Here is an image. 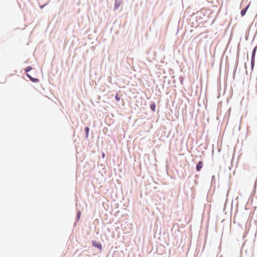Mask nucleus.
Masks as SVG:
<instances>
[{
    "label": "nucleus",
    "mask_w": 257,
    "mask_h": 257,
    "mask_svg": "<svg viewBox=\"0 0 257 257\" xmlns=\"http://www.w3.org/2000/svg\"><path fill=\"white\" fill-rule=\"evenodd\" d=\"M249 7V5H247L244 9H243V10H241V16H243L245 15L246 12V11L248 9Z\"/></svg>",
    "instance_id": "obj_3"
},
{
    "label": "nucleus",
    "mask_w": 257,
    "mask_h": 257,
    "mask_svg": "<svg viewBox=\"0 0 257 257\" xmlns=\"http://www.w3.org/2000/svg\"><path fill=\"white\" fill-rule=\"evenodd\" d=\"M80 212H78V214H77V217L78 218L80 217Z\"/></svg>",
    "instance_id": "obj_11"
},
{
    "label": "nucleus",
    "mask_w": 257,
    "mask_h": 257,
    "mask_svg": "<svg viewBox=\"0 0 257 257\" xmlns=\"http://www.w3.org/2000/svg\"><path fill=\"white\" fill-rule=\"evenodd\" d=\"M203 166V163L202 161H199L196 166V170L197 171H199L202 168Z\"/></svg>",
    "instance_id": "obj_2"
},
{
    "label": "nucleus",
    "mask_w": 257,
    "mask_h": 257,
    "mask_svg": "<svg viewBox=\"0 0 257 257\" xmlns=\"http://www.w3.org/2000/svg\"><path fill=\"white\" fill-rule=\"evenodd\" d=\"M27 76L33 82H36L38 80L37 79L32 78L30 75L27 74Z\"/></svg>",
    "instance_id": "obj_7"
},
{
    "label": "nucleus",
    "mask_w": 257,
    "mask_h": 257,
    "mask_svg": "<svg viewBox=\"0 0 257 257\" xmlns=\"http://www.w3.org/2000/svg\"><path fill=\"white\" fill-rule=\"evenodd\" d=\"M85 131L86 132V138H87L88 136L89 131V128L88 127H86L85 128Z\"/></svg>",
    "instance_id": "obj_8"
},
{
    "label": "nucleus",
    "mask_w": 257,
    "mask_h": 257,
    "mask_svg": "<svg viewBox=\"0 0 257 257\" xmlns=\"http://www.w3.org/2000/svg\"><path fill=\"white\" fill-rule=\"evenodd\" d=\"M45 6H46V5L40 6L41 9H42Z\"/></svg>",
    "instance_id": "obj_12"
},
{
    "label": "nucleus",
    "mask_w": 257,
    "mask_h": 257,
    "mask_svg": "<svg viewBox=\"0 0 257 257\" xmlns=\"http://www.w3.org/2000/svg\"><path fill=\"white\" fill-rule=\"evenodd\" d=\"M121 4L120 1H116L115 3V9H117Z\"/></svg>",
    "instance_id": "obj_5"
},
{
    "label": "nucleus",
    "mask_w": 257,
    "mask_h": 257,
    "mask_svg": "<svg viewBox=\"0 0 257 257\" xmlns=\"http://www.w3.org/2000/svg\"><path fill=\"white\" fill-rule=\"evenodd\" d=\"M150 108L153 111H155L156 110V105L155 103H152L150 105Z\"/></svg>",
    "instance_id": "obj_6"
},
{
    "label": "nucleus",
    "mask_w": 257,
    "mask_h": 257,
    "mask_svg": "<svg viewBox=\"0 0 257 257\" xmlns=\"http://www.w3.org/2000/svg\"><path fill=\"white\" fill-rule=\"evenodd\" d=\"M115 98L117 101H119L120 99V97L117 94L115 95Z\"/></svg>",
    "instance_id": "obj_10"
},
{
    "label": "nucleus",
    "mask_w": 257,
    "mask_h": 257,
    "mask_svg": "<svg viewBox=\"0 0 257 257\" xmlns=\"http://www.w3.org/2000/svg\"><path fill=\"white\" fill-rule=\"evenodd\" d=\"M31 69H32V67L30 66H29L25 69V71L26 72H28L30 71Z\"/></svg>",
    "instance_id": "obj_9"
},
{
    "label": "nucleus",
    "mask_w": 257,
    "mask_h": 257,
    "mask_svg": "<svg viewBox=\"0 0 257 257\" xmlns=\"http://www.w3.org/2000/svg\"><path fill=\"white\" fill-rule=\"evenodd\" d=\"M256 52V48H254L252 53V57H251V62L252 63L254 60V57L255 55Z\"/></svg>",
    "instance_id": "obj_4"
},
{
    "label": "nucleus",
    "mask_w": 257,
    "mask_h": 257,
    "mask_svg": "<svg viewBox=\"0 0 257 257\" xmlns=\"http://www.w3.org/2000/svg\"><path fill=\"white\" fill-rule=\"evenodd\" d=\"M92 243L93 246L98 248L100 251L102 250V245L100 242H97L96 240H93Z\"/></svg>",
    "instance_id": "obj_1"
}]
</instances>
